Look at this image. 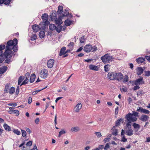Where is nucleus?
Masks as SVG:
<instances>
[{
	"label": "nucleus",
	"mask_w": 150,
	"mask_h": 150,
	"mask_svg": "<svg viewBox=\"0 0 150 150\" xmlns=\"http://www.w3.org/2000/svg\"><path fill=\"white\" fill-rule=\"evenodd\" d=\"M54 60L53 59H51L48 60L47 62V67L49 68H52L54 65Z\"/></svg>",
	"instance_id": "13"
},
{
	"label": "nucleus",
	"mask_w": 150,
	"mask_h": 150,
	"mask_svg": "<svg viewBox=\"0 0 150 150\" xmlns=\"http://www.w3.org/2000/svg\"><path fill=\"white\" fill-rule=\"evenodd\" d=\"M7 69V67L5 66H4L0 68V77L1 76L2 74L6 71Z\"/></svg>",
	"instance_id": "14"
},
{
	"label": "nucleus",
	"mask_w": 150,
	"mask_h": 150,
	"mask_svg": "<svg viewBox=\"0 0 150 150\" xmlns=\"http://www.w3.org/2000/svg\"><path fill=\"white\" fill-rule=\"evenodd\" d=\"M3 4L5 5H8L11 2V0H4Z\"/></svg>",
	"instance_id": "43"
},
{
	"label": "nucleus",
	"mask_w": 150,
	"mask_h": 150,
	"mask_svg": "<svg viewBox=\"0 0 150 150\" xmlns=\"http://www.w3.org/2000/svg\"><path fill=\"white\" fill-rule=\"evenodd\" d=\"M123 120L122 119H119L115 123V126L116 127L117 126H118L120 124V123L121 121H123Z\"/></svg>",
	"instance_id": "39"
},
{
	"label": "nucleus",
	"mask_w": 150,
	"mask_h": 150,
	"mask_svg": "<svg viewBox=\"0 0 150 150\" xmlns=\"http://www.w3.org/2000/svg\"><path fill=\"white\" fill-rule=\"evenodd\" d=\"M55 21L56 23L58 24V25H60L62 23L61 17H59L58 18H57L55 20Z\"/></svg>",
	"instance_id": "23"
},
{
	"label": "nucleus",
	"mask_w": 150,
	"mask_h": 150,
	"mask_svg": "<svg viewBox=\"0 0 150 150\" xmlns=\"http://www.w3.org/2000/svg\"><path fill=\"white\" fill-rule=\"evenodd\" d=\"M110 65L108 64L105 65L104 67L105 71L108 72L110 70Z\"/></svg>",
	"instance_id": "36"
},
{
	"label": "nucleus",
	"mask_w": 150,
	"mask_h": 150,
	"mask_svg": "<svg viewBox=\"0 0 150 150\" xmlns=\"http://www.w3.org/2000/svg\"><path fill=\"white\" fill-rule=\"evenodd\" d=\"M48 75V71L45 69H44L41 71L40 75V77L42 78H46L47 77Z\"/></svg>",
	"instance_id": "6"
},
{
	"label": "nucleus",
	"mask_w": 150,
	"mask_h": 150,
	"mask_svg": "<svg viewBox=\"0 0 150 150\" xmlns=\"http://www.w3.org/2000/svg\"><path fill=\"white\" fill-rule=\"evenodd\" d=\"M63 11V7L62 6H59L58 7V10L57 12L60 14H61L62 13Z\"/></svg>",
	"instance_id": "32"
},
{
	"label": "nucleus",
	"mask_w": 150,
	"mask_h": 150,
	"mask_svg": "<svg viewBox=\"0 0 150 150\" xmlns=\"http://www.w3.org/2000/svg\"><path fill=\"white\" fill-rule=\"evenodd\" d=\"M41 18L45 23V24L48 22V15L47 13H44L43 14Z\"/></svg>",
	"instance_id": "9"
},
{
	"label": "nucleus",
	"mask_w": 150,
	"mask_h": 150,
	"mask_svg": "<svg viewBox=\"0 0 150 150\" xmlns=\"http://www.w3.org/2000/svg\"><path fill=\"white\" fill-rule=\"evenodd\" d=\"M82 105L81 103H78L74 108L75 111L76 112H79V110L81 108Z\"/></svg>",
	"instance_id": "12"
},
{
	"label": "nucleus",
	"mask_w": 150,
	"mask_h": 150,
	"mask_svg": "<svg viewBox=\"0 0 150 150\" xmlns=\"http://www.w3.org/2000/svg\"><path fill=\"white\" fill-rule=\"evenodd\" d=\"M125 118L128 121L131 122H135L137 121V119L136 117L133 116L130 113H128L126 115Z\"/></svg>",
	"instance_id": "3"
},
{
	"label": "nucleus",
	"mask_w": 150,
	"mask_h": 150,
	"mask_svg": "<svg viewBox=\"0 0 150 150\" xmlns=\"http://www.w3.org/2000/svg\"><path fill=\"white\" fill-rule=\"evenodd\" d=\"M55 30L59 33H60L61 31V29L60 27V25H58V27H56Z\"/></svg>",
	"instance_id": "53"
},
{
	"label": "nucleus",
	"mask_w": 150,
	"mask_h": 150,
	"mask_svg": "<svg viewBox=\"0 0 150 150\" xmlns=\"http://www.w3.org/2000/svg\"><path fill=\"white\" fill-rule=\"evenodd\" d=\"M66 133V132L64 129H62L61 131H60L58 137H60L61 135L63 134Z\"/></svg>",
	"instance_id": "37"
},
{
	"label": "nucleus",
	"mask_w": 150,
	"mask_h": 150,
	"mask_svg": "<svg viewBox=\"0 0 150 150\" xmlns=\"http://www.w3.org/2000/svg\"><path fill=\"white\" fill-rule=\"evenodd\" d=\"M13 113L15 114L16 116H18L19 114V112L18 110H13Z\"/></svg>",
	"instance_id": "51"
},
{
	"label": "nucleus",
	"mask_w": 150,
	"mask_h": 150,
	"mask_svg": "<svg viewBox=\"0 0 150 150\" xmlns=\"http://www.w3.org/2000/svg\"><path fill=\"white\" fill-rule=\"evenodd\" d=\"M116 73L109 72L108 74V78L111 80H115Z\"/></svg>",
	"instance_id": "5"
},
{
	"label": "nucleus",
	"mask_w": 150,
	"mask_h": 150,
	"mask_svg": "<svg viewBox=\"0 0 150 150\" xmlns=\"http://www.w3.org/2000/svg\"><path fill=\"white\" fill-rule=\"evenodd\" d=\"M4 127L6 130H7L8 131L11 130V128L8 126L5 123L4 124Z\"/></svg>",
	"instance_id": "25"
},
{
	"label": "nucleus",
	"mask_w": 150,
	"mask_h": 150,
	"mask_svg": "<svg viewBox=\"0 0 150 150\" xmlns=\"http://www.w3.org/2000/svg\"><path fill=\"white\" fill-rule=\"evenodd\" d=\"M101 59L104 64H106L113 61L115 59V57L110 55V54L107 53L102 56Z\"/></svg>",
	"instance_id": "2"
},
{
	"label": "nucleus",
	"mask_w": 150,
	"mask_h": 150,
	"mask_svg": "<svg viewBox=\"0 0 150 150\" xmlns=\"http://www.w3.org/2000/svg\"><path fill=\"white\" fill-rule=\"evenodd\" d=\"M37 38V36L35 34H33L31 37L30 40H31L33 41L36 40Z\"/></svg>",
	"instance_id": "45"
},
{
	"label": "nucleus",
	"mask_w": 150,
	"mask_h": 150,
	"mask_svg": "<svg viewBox=\"0 0 150 150\" xmlns=\"http://www.w3.org/2000/svg\"><path fill=\"white\" fill-rule=\"evenodd\" d=\"M144 81L143 80V78L142 77H140L135 80L134 82V85H140L144 84Z\"/></svg>",
	"instance_id": "4"
},
{
	"label": "nucleus",
	"mask_w": 150,
	"mask_h": 150,
	"mask_svg": "<svg viewBox=\"0 0 150 150\" xmlns=\"http://www.w3.org/2000/svg\"><path fill=\"white\" fill-rule=\"evenodd\" d=\"M89 69L91 70L97 71L98 70V67L96 66L93 65H90L89 66Z\"/></svg>",
	"instance_id": "19"
},
{
	"label": "nucleus",
	"mask_w": 150,
	"mask_h": 150,
	"mask_svg": "<svg viewBox=\"0 0 150 150\" xmlns=\"http://www.w3.org/2000/svg\"><path fill=\"white\" fill-rule=\"evenodd\" d=\"M133 116H135V117H138V113L137 112L135 111H132V113H131Z\"/></svg>",
	"instance_id": "50"
},
{
	"label": "nucleus",
	"mask_w": 150,
	"mask_h": 150,
	"mask_svg": "<svg viewBox=\"0 0 150 150\" xmlns=\"http://www.w3.org/2000/svg\"><path fill=\"white\" fill-rule=\"evenodd\" d=\"M126 133L128 136H131L133 134V131L131 128H129L126 131Z\"/></svg>",
	"instance_id": "16"
},
{
	"label": "nucleus",
	"mask_w": 150,
	"mask_h": 150,
	"mask_svg": "<svg viewBox=\"0 0 150 150\" xmlns=\"http://www.w3.org/2000/svg\"><path fill=\"white\" fill-rule=\"evenodd\" d=\"M122 79V81L123 83H126L129 80V77L127 75H125L124 78H123Z\"/></svg>",
	"instance_id": "35"
},
{
	"label": "nucleus",
	"mask_w": 150,
	"mask_h": 150,
	"mask_svg": "<svg viewBox=\"0 0 150 150\" xmlns=\"http://www.w3.org/2000/svg\"><path fill=\"white\" fill-rule=\"evenodd\" d=\"M74 46V43L73 42H70L67 45V47L69 49L73 50Z\"/></svg>",
	"instance_id": "33"
},
{
	"label": "nucleus",
	"mask_w": 150,
	"mask_h": 150,
	"mask_svg": "<svg viewBox=\"0 0 150 150\" xmlns=\"http://www.w3.org/2000/svg\"><path fill=\"white\" fill-rule=\"evenodd\" d=\"M80 41L81 43H84L85 41L84 36H83L80 39Z\"/></svg>",
	"instance_id": "46"
},
{
	"label": "nucleus",
	"mask_w": 150,
	"mask_h": 150,
	"mask_svg": "<svg viewBox=\"0 0 150 150\" xmlns=\"http://www.w3.org/2000/svg\"><path fill=\"white\" fill-rule=\"evenodd\" d=\"M115 77V80L119 81L122 79L123 76V74L120 73H116Z\"/></svg>",
	"instance_id": "8"
},
{
	"label": "nucleus",
	"mask_w": 150,
	"mask_h": 150,
	"mask_svg": "<svg viewBox=\"0 0 150 150\" xmlns=\"http://www.w3.org/2000/svg\"><path fill=\"white\" fill-rule=\"evenodd\" d=\"M32 101V98L31 97H29L28 98V103L29 104H30Z\"/></svg>",
	"instance_id": "64"
},
{
	"label": "nucleus",
	"mask_w": 150,
	"mask_h": 150,
	"mask_svg": "<svg viewBox=\"0 0 150 150\" xmlns=\"http://www.w3.org/2000/svg\"><path fill=\"white\" fill-rule=\"evenodd\" d=\"M97 50V47L96 45L94 46L93 47H92V52H94L96 51Z\"/></svg>",
	"instance_id": "56"
},
{
	"label": "nucleus",
	"mask_w": 150,
	"mask_h": 150,
	"mask_svg": "<svg viewBox=\"0 0 150 150\" xmlns=\"http://www.w3.org/2000/svg\"><path fill=\"white\" fill-rule=\"evenodd\" d=\"M8 105L11 106H13L16 107L17 106V104L15 103H10L8 104Z\"/></svg>",
	"instance_id": "57"
},
{
	"label": "nucleus",
	"mask_w": 150,
	"mask_h": 150,
	"mask_svg": "<svg viewBox=\"0 0 150 150\" xmlns=\"http://www.w3.org/2000/svg\"><path fill=\"white\" fill-rule=\"evenodd\" d=\"M32 142L31 141H29L26 144V145L28 146H30L32 145Z\"/></svg>",
	"instance_id": "60"
},
{
	"label": "nucleus",
	"mask_w": 150,
	"mask_h": 150,
	"mask_svg": "<svg viewBox=\"0 0 150 150\" xmlns=\"http://www.w3.org/2000/svg\"><path fill=\"white\" fill-rule=\"evenodd\" d=\"M15 88L14 87H11L9 89V91L8 92L11 95L15 92Z\"/></svg>",
	"instance_id": "30"
},
{
	"label": "nucleus",
	"mask_w": 150,
	"mask_h": 150,
	"mask_svg": "<svg viewBox=\"0 0 150 150\" xmlns=\"http://www.w3.org/2000/svg\"><path fill=\"white\" fill-rule=\"evenodd\" d=\"M36 76L35 74H32L30 76V83H33L34 81L35 78Z\"/></svg>",
	"instance_id": "24"
},
{
	"label": "nucleus",
	"mask_w": 150,
	"mask_h": 150,
	"mask_svg": "<svg viewBox=\"0 0 150 150\" xmlns=\"http://www.w3.org/2000/svg\"><path fill=\"white\" fill-rule=\"evenodd\" d=\"M132 122L130 121H128V122L126 124V127H127L129 128H131V122Z\"/></svg>",
	"instance_id": "48"
},
{
	"label": "nucleus",
	"mask_w": 150,
	"mask_h": 150,
	"mask_svg": "<svg viewBox=\"0 0 150 150\" xmlns=\"http://www.w3.org/2000/svg\"><path fill=\"white\" fill-rule=\"evenodd\" d=\"M149 119V117L145 115H142L141 117L139 118V120L143 122H146Z\"/></svg>",
	"instance_id": "10"
},
{
	"label": "nucleus",
	"mask_w": 150,
	"mask_h": 150,
	"mask_svg": "<svg viewBox=\"0 0 150 150\" xmlns=\"http://www.w3.org/2000/svg\"><path fill=\"white\" fill-rule=\"evenodd\" d=\"M136 86H134L133 88L132 89L134 91H136L137 89H139L140 88V87L138 86V85H136Z\"/></svg>",
	"instance_id": "58"
},
{
	"label": "nucleus",
	"mask_w": 150,
	"mask_h": 150,
	"mask_svg": "<svg viewBox=\"0 0 150 150\" xmlns=\"http://www.w3.org/2000/svg\"><path fill=\"white\" fill-rule=\"evenodd\" d=\"M32 28L33 30V31L35 32H37L40 29V28L38 27V25L36 24L33 25L32 26Z\"/></svg>",
	"instance_id": "20"
},
{
	"label": "nucleus",
	"mask_w": 150,
	"mask_h": 150,
	"mask_svg": "<svg viewBox=\"0 0 150 150\" xmlns=\"http://www.w3.org/2000/svg\"><path fill=\"white\" fill-rule=\"evenodd\" d=\"M145 61V58L143 57H139L136 59V61L138 64L142 63Z\"/></svg>",
	"instance_id": "21"
},
{
	"label": "nucleus",
	"mask_w": 150,
	"mask_h": 150,
	"mask_svg": "<svg viewBox=\"0 0 150 150\" xmlns=\"http://www.w3.org/2000/svg\"><path fill=\"white\" fill-rule=\"evenodd\" d=\"M144 75L145 76H150V71H144Z\"/></svg>",
	"instance_id": "47"
},
{
	"label": "nucleus",
	"mask_w": 150,
	"mask_h": 150,
	"mask_svg": "<svg viewBox=\"0 0 150 150\" xmlns=\"http://www.w3.org/2000/svg\"><path fill=\"white\" fill-rule=\"evenodd\" d=\"M72 23V21L67 19L64 22L65 24L66 25L68 26L70 25Z\"/></svg>",
	"instance_id": "34"
},
{
	"label": "nucleus",
	"mask_w": 150,
	"mask_h": 150,
	"mask_svg": "<svg viewBox=\"0 0 150 150\" xmlns=\"http://www.w3.org/2000/svg\"><path fill=\"white\" fill-rule=\"evenodd\" d=\"M13 132L15 134L17 135H19L21 134V132L17 129H14L13 130Z\"/></svg>",
	"instance_id": "41"
},
{
	"label": "nucleus",
	"mask_w": 150,
	"mask_h": 150,
	"mask_svg": "<svg viewBox=\"0 0 150 150\" xmlns=\"http://www.w3.org/2000/svg\"><path fill=\"white\" fill-rule=\"evenodd\" d=\"M40 120L38 118H37L35 119V123L36 124H38L39 123V122Z\"/></svg>",
	"instance_id": "63"
},
{
	"label": "nucleus",
	"mask_w": 150,
	"mask_h": 150,
	"mask_svg": "<svg viewBox=\"0 0 150 150\" xmlns=\"http://www.w3.org/2000/svg\"><path fill=\"white\" fill-rule=\"evenodd\" d=\"M25 77L23 76H21L18 79V85H20L21 82L25 79Z\"/></svg>",
	"instance_id": "26"
},
{
	"label": "nucleus",
	"mask_w": 150,
	"mask_h": 150,
	"mask_svg": "<svg viewBox=\"0 0 150 150\" xmlns=\"http://www.w3.org/2000/svg\"><path fill=\"white\" fill-rule=\"evenodd\" d=\"M56 27L55 25L52 24H50L49 26L50 29L52 31L55 30Z\"/></svg>",
	"instance_id": "31"
},
{
	"label": "nucleus",
	"mask_w": 150,
	"mask_h": 150,
	"mask_svg": "<svg viewBox=\"0 0 150 150\" xmlns=\"http://www.w3.org/2000/svg\"><path fill=\"white\" fill-rule=\"evenodd\" d=\"M116 127V126H114L112 129V134L114 135H117L118 133L117 130L115 129Z\"/></svg>",
	"instance_id": "22"
},
{
	"label": "nucleus",
	"mask_w": 150,
	"mask_h": 150,
	"mask_svg": "<svg viewBox=\"0 0 150 150\" xmlns=\"http://www.w3.org/2000/svg\"><path fill=\"white\" fill-rule=\"evenodd\" d=\"M132 125L134 128V130L136 132H137L140 128V125L135 123H133Z\"/></svg>",
	"instance_id": "15"
},
{
	"label": "nucleus",
	"mask_w": 150,
	"mask_h": 150,
	"mask_svg": "<svg viewBox=\"0 0 150 150\" xmlns=\"http://www.w3.org/2000/svg\"><path fill=\"white\" fill-rule=\"evenodd\" d=\"M66 49V47H62L61 50H60V51L59 54V56H61L63 54H65V52Z\"/></svg>",
	"instance_id": "17"
},
{
	"label": "nucleus",
	"mask_w": 150,
	"mask_h": 150,
	"mask_svg": "<svg viewBox=\"0 0 150 150\" xmlns=\"http://www.w3.org/2000/svg\"><path fill=\"white\" fill-rule=\"evenodd\" d=\"M79 130V128L78 127H72L71 128V130L73 132H76Z\"/></svg>",
	"instance_id": "28"
},
{
	"label": "nucleus",
	"mask_w": 150,
	"mask_h": 150,
	"mask_svg": "<svg viewBox=\"0 0 150 150\" xmlns=\"http://www.w3.org/2000/svg\"><path fill=\"white\" fill-rule=\"evenodd\" d=\"M47 87V86L46 87H45L42 89H41L40 90H36V91H35L33 92L32 93V95H35L37 93H38V92H39V91H41V90L45 88H46Z\"/></svg>",
	"instance_id": "42"
},
{
	"label": "nucleus",
	"mask_w": 150,
	"mask_h": 150,
	"mask_svg": "<svg viewBox=\"0 0 150 150\" xmlns=\"http://www.w3.org/2000/svg\"><path fill=\"white\" fill-rule=\"evenodd\" d=\"M119 111V108L118 107H117L115 110V115H117Z\"/></svg>",
	"instance_id": "59"
},
{
	"label": "nucleus",
	"mask_w": 150,
	"mask_h": 150,
	"mask_svg": "<svg viewBox=\"0 0 150 150\" xmlns=\"http://www.w3.org/2000/svg\"><path fill=\"white\" fill-rule=\"evenodd\" d=\"M22 132V136L23 137H25L26 136V131L24 130L21 129Z\"/></svg>",
	"instance_id": "49"
},
{
	"label": "nucleus",
	"mask_w": 150,
	"mask_h": 150,
	"mask_svg": "<svg viewBox=\"0 0 150 150\" xmlns=\"http://www.w3.org/2000/svg\"><path fill=\"white\" fill-rule=\"evenodd\" d=\"M95 134L98 137H100L102 136L101 133L99 132H96Z\"/></svg>",
	"instance_id": "54"
},
{
	"label": "nucleus",
	"mask_w": 150,
	"mask_h": 150,
	"mask_svg": "<svg viewBox=\"0 0 150 150\" xmlns=\"http://www.w3.org/2000/svg\"><path fill=\"white\" fill-rule=\"evenodd\" d=\"M17 43L18 40L16 38L8 41L6 47V50L4 53V56L6 59L5 62L6 63L9 64L11 61L12 55L14 54L12 50L14 52L18 50V47L17 46Z\"/></svg>",
	"instance_id": "1"
},
{
	"label": "nucleus",
	"mask_w": 150,
	"mask_h": 150,
	"mask_svg": "<svg viewBox=\"0 0 150 150\" xmlns=\"http://www.w3.org/2000/svg\"><path fill=\"white\" fill-rule=\"evenodd\" d=\"M110 144V143H107L106 144L104 148V149L105 150H107L110 147L109 145Z\"/></svg>",
	"instance_id": "44"
},
{
	"label": "nucleus",
	"mask_w": 150,
	"mask_h": 150,
	"mask_svg": "<svg viewBox=\"0 0 150 150\" xmlns=\"http://www.w3.org/2000/svg\"><path fill=\"white\" fill-rule=\"evenodd\" d=\"M39 36L40 38H43L45 36V32L44 31H42L39 33Z\"/></svg>",
	"instance_id": "27"
},
{
	"label": "nucleus",
	"mask_w": 150,
	"mask_h": 150,
	"mask_svg": "<svg viewBox=\"0 0 150 150\" xmlns=\"http://www.w3.org/2000/svg\"><path fill=\"white\" fill-rule=\"evenodd\" d=\"M24 80V81L20 85V86H21L22 85H23L26 84L28 82L29 80L27 77L25 78Z\"/></svg>",
	"instance_id": "38"
},
{
	"label": "nucleus",
	"mask_w": 150,
	"mask_h": 150,
	"mask_svg": "<svg viewBox=\"0 0 150 150\" xmlns=\"http://www.w3.org/2000/svg\"><path fill=\"white\" fill-rule=\"evenodd\" d=\"M92 45L88 44L85 46L83 50L86 52H89L92 51Z\"/></svg>",
	"instance_id": "7"
},
{
	"label": "nucleus",
	"mask_w": 150,
	"mask_h": 150,
	"mask_svg": "<svg viewBox=\"0 0 150 150\" xmlns=\"http://www.w3.org/2000/svg\"><path fill=\"white\" fill-rule=\"evenodd\" d=\"M137 111H139L142 113L146 114H149L150 113V111L149 110L144 109L141 107H139V109H137Z\"/></svg>",
	"instance_id": "11"
},
{
	"label": "nucleus",
	"mask_w": 150,
	"mask_h": 150,
	"mask_svg": "<svg viewBox=\"0 0 150 150\" xmlns=\"http://www.w3.org/2000/svg\"><path fill=\"white\" fill-rule=\"evenodd\" d=\"M137 74L139 75L143 73L144 70L141 67H139L137 68Z\"/></svg>",
	"instance_id": "18"
},
{
	"label": "nucleus",
	"mask_w": 150,
	"mask_h": 150,
	"mask_svg": "<svg viewBox=\"0 0 150 150\" xmlns=\"http://www.w3.org/2000/svg\"><path fill=\"white\" fill-rule=\"evenodd\" d=\"M116 52L117 54V55H120L121 53V51L120 50L118 49L117 50H115V52Z\"/></svg>",
	"instance_id": "55"
},
{
	"label": "nucleus",
	"mask_w": 150,
	"mask_h": 150,
	"mask_svg": "<svg viewBox=\"0 0 150 150\" xmlns=\"http://www.w3.org/2000/svg\"><path fill=\"white\" fill-rule=\"evenodd\" d=\"M110 139L109 138H107L105 139L103 141L105 142L106 143V142H109L110 140Z\"/></svg>",
	"instance_id": "61"
},
{
	"label": "nucleus",
	"mask_w": 150,
	"mask_h": 150,
	"mask_svg": "<svg viewBox=\"0 0 150 150\" xmlns=\"http://www.w3.org/2000/svg\"><path fill=\"white\" fill-rule=\"evenodd\" d=\"M5 47V46L4 45H1L0 46V56L2 55L3 54V52L2 50L4 49Z\"/></svg>",
	"instance_id": "29"
},
{
	"label": "nucleus",
	"mask_w": 150,
	"mask_h": 150,
	"mask_svg": "<svg viewBox=\"0 0 150 150\" xmlns=\"http://www.w3.org/2000/svg\"><path fill=\"white\" fill-rule=\"evenodd\" d=\"M66 12L64 13V14H63L64 16H67L69 14V12L67 10H65Z\"/></svg>",
	"instance_id": "62"
},
{
	"label": "nucleus",
	"mask_w": 150,
	"mask_h": 150,
	"mask_svg": "<svg viewBox=\"0 0 150 150\" xmlns=\"http://www.w3.org/2000/svg\"><path fill=\"white\" fill-rule=\"evenodd\" d=\"M9 87V86L8 85H6L5 86V89H4V91L5 92H6V93L8 92L9 91L8 90H9L8 89Z\"/></svg>",
	"instance_id": "52"
},
{
	"label": "nucleus",
	"mask_w": 150,
	"mask_h": 150,
	"mask_svg": "<svg viewBox=\"0 0 150 150\" xmlns=\"http://www.w3.org/2000/svg\"><path fill=\"white\" fill-rule=\"evenodd\" d=\"M120 90L122 92H126L127 91V88L125 86H123L122 88H121Z\"/></svg>",
	"instance_id": "40"
}]
</instances>
